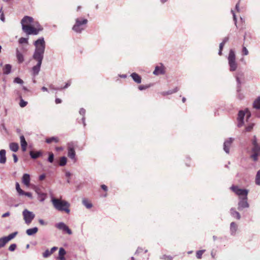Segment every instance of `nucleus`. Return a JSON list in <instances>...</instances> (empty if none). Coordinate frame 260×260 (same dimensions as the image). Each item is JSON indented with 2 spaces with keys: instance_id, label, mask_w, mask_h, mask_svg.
<instances>
[{
  "instance_id": "obj_1",
  "label": "nucleus",
  "mask_w": 260,
  "mask_h": 260,
  "mask_svg": "<svg viewBox=\"0 0 260 260\" xmlns=\"http://www.w3.org/2000/svg\"><path fill=\"white\" fill-rule=\"evenodd\" d=\"M34 44L35 46V50L32 58L37 61V63L33 67L32 72L33 76H36L39 74L44 58L45 49V42L44 38H40L34 42Z\"/></svg>"
},
{
  "instance_id": "obj_2",
  "label": "nucleus",
  "mask_w": 260,
  "mask_h": 260,
  "mask_svg": "<svg viewBox=\"0 0 260 260\" xmlns=\"http://www.w3.org/2000/svg\"><path fill=\"white\" fill-rule=\"evenodd\" d=\"M88 20L83 17H78L75 19V22L72 29L75 32L81 34L87 27Z\"/></svg>"
},
{
  "instance_id": "obj_3",
  "label": "nucleus",
  "mask_w": 260,
  "mask_h": 260,
  "mask_svg": "<svg viewBox=\"0 0 260 260\" xmlns=\"http://www.w3.org/2000/svg\"><path fill=\"white\" fill-rule=\"evenodd\" d=\"M78 147V144L76 142H71L68 143L67 146L68 156L70 158L72 161L75 164L77 160L75 150Z\"/></svg>"
},
{
  "instance_id": "obj_4",
  "label": "nucleus",
  "mask_w": 260,
  "mask_h": 260,
  "mask_svg": "<svg viewBox=\"0 0 260 260\" xmlns=\"http://www.w3.org/2000/svg\"><path fill=\"white\" fill-rule=\"evenodd\" d=\"M228 63L230 67V71H235L238 68V63L236 61V54L233 49L230 50L228 57Z\"/></svg>"
},
{
  "instance_id": "obj_5",
  "label": "nucleus",
  "mask_w": 260,
  "mask_h": 260,
  "mask_svg": "<svg viewBox=\"0 0 260 260\" xmlns=\"http://www.w3.org/2000/svg\"><path fill=\"white\" fill-rule=\"evenodd\" d=\"M23 27V32L28 36L37 35L43 30V27L39 24H36L34 25H31L29 26H24Z\"/></svg>"
},
{
  "instance_id": "obj_6",
  "label": "nucleus",
  "mask_w": 260,
  "mask_h": 260,
  "mask_svg": "<svg viewBox=\"0 0 260 260\" xmlns=\"http://www.w3.org/2000/svg\"><path fill=\"white\" fill-rule=\"evenodd\" d=\"M246 116V120L251 116V113L248 109H245L244 111L241 110L239 112L238 116L237 118L238 120V126L241 127L244 124V117Z\"/></svg>"
},
{
  "instance_id": "obj_7",
  "label": "nucleus",
  "mask_w": 260,
  "mask_h": 260,
  "mask_svg": "<svg viewBox=\"0 0 260 260\" xmlns=\"http://www.w3.org/2000/svg\"><path fill=\"white\" fill-rule=\"evenodd\" d=\"M231 189L239 196V199L247 197L248 190L246 189L240 188L238 186L235 185L231 186Z\"/></svg>"
},
{
  "instance_id": "obj_8",
  "label": "nucleus",
  "mask_w": 260,
  "mask_h": 260,
  "mask_svg": "<svg viewBox=\"0 0 260 260\" xmlns=\"http://www.w3.org/2000/svg\"><path fill=\"white\" fill-rule=\"evenodd\" d=\"M22 215L25 222L27 224H30L35 217V214L27 209H24L22 212Z\"/></svg>"
},
{
  "instance_id": "obj_9",
  "label": "nucleus",
  "mask_w": 260,
  "mask_h": 260,
  "mask_svg": "<svg viewBox=\"0 0 260 260\" xmlns=\"http://www.w3.org/2000/svg\"><path fill=\"white\" fill-rule=\"evenodd\" d=\"M18 234L17 232H14L7 237H4L0 238V248L4 247L5 245L10 240L15 237Z\"/></svg>"
},
{
  "instance_id": "obj_10",
  "label": "nucleus",
  "mask_w": 260,
  "mask_h": 260,
  "mask_svg": "<svg viewBox=\"0 0 260 260\" xmlns=\"http://www.w3.org/2000/svg\"><path fill=\"white\" fill-rule=\"evenodd\" d=\"M52 203L54 208L58 211H65V203L61 201L60 200L52 198Z\"/></svg>"
},
{
  "instance_id": "obj_11",
  "label": "nucleus",
  "mask_w": 260,
  "mask_h": 260,
  "mask_svg": "<svg viewBox=\"0 0 260 260\" xmlns=\"http://www.w3.org/2000/svg\"><path fill=\"white\" fill-rule=\"evenodd\" d=\"M26 50L27 49L24 47H22L21 49H19L18 48L16 49V56L19 63H21L24 61V58L23 52L26 51Z\"/></svg>"
},
{
  "instance_id": "obj_12",
  "label": "nucleus",
  "mask_w": 260,
  "mask_h": 260,
  "mask_svg": "<svg viewBox=\"0 0 260 260\" xmlns=\"http://www.w3.org/2000/svg\"><path fill=\"white\" fill-rule=\"evenodd\" d=\"M249 207V205L247 202V197L239 199L238 204V210L242 211L243 209L248 208Z\"/></svg>"
},
{
  "instance_id": "obj_13",
  "label": "nucleus",
  "mask_w": 260,
  "mask_h": 260,
  "mask_svg": "<svg viewBox=\"0 0 260 260\" xmlns=\"http://www.w3.org/2000/svg\"><path fill=\"white\" fill-rule=\"evenodd\" d=\"M33 21L34 19L32 17L27 16H24L21 21L22 30H23L24 26H29L31 25L33 23Z\"/></svg>"
},
{
  "instance_id": "obj_14",
  "label": "nucleus",
  "mask_w": 260,
  "mask_h": 260,
  "mask_svg": "<svg viewBox=\"0 0 260 260\" xmlns=\"http://www.w3.org/2000/svg\"><path fill=\"white\" fill-rule=\"evenodd\" d=\"M234 141V139L232 138H230L227 139L223 144V150L226 153H229L230 152V148L233 141Z\"/></svg>"
},
{
  "instance_id": "obj_15",
  "label": "nucleus",
  "mask_w": 260,
  "mask_h": 260,
  "mask_svg": "<svg viewBox=\"0 0 260 260\" xmlns=\"http://www.w3.org/2000/svg\"><path fill=\"white\" fill-rule=\"evenodd\" d=\"M243 76H244V74L242 71H238L235 75V77L236 79V81L238 84V89H237L238 91H239L240 90V85L241 84V82L240 81V78L243 77Z\"/></svg>"
},
{
  "instance_id": "obj_16",
  "label": "nucleus",
  "mask_w": 260,
  "mask_h": 260,
  "mask_svg": "<svg viewBox=\"0 0 260 260\" xmlns=\"http://www.w3.org/2000/svg\"><path fill=\"white\" fill-rule=\"evenodd\" d=\"M237 229H238L237 224L234 222H231L230 224V228L231 235H233V236L235 235L237 231Z\"/></svg>"
},
{
  "instance_id": "obj_17",
  "label": "nucleus",
  "mask_w": 260,
  "mask_h": 260,
  "mask_svg": "<svg viewBox=\"0 0 260 260\" xmlns=\"http://www.w3.org/2000/svg\"><path fill=\"white\" fill-rule=\"evenodd\" d=\"M21 147L22 151L25 152L26 150L27 143L25 141L24 137L22 135L20 137Z\"/></svg>"
},
{
  "instance_id": "obj_18",
  "label": "nucleus",
  "mask_w": 260,
  "mask_h": 260,
  "mask_svg": "<svg viewBox=\"0 0 260 260\" xmlns=\"http://www.w3.org/2000/svg\"><path fill=\"white\" fill-rule=\"evenodd\" d=\"M22 183L26 185V186H28L29 185L30 183V176L28 174H24L23 175L22 178Z\"/></svg>"
},
{
  "instance_id": "obj_19",
  "label": "nucleus",
  "mask_w": 260,
  "mask_h": 260,
  "mask_svg": "<svg viewBox=\"0 0 260 260\" xmlns=\"http://www.w3.org/2000/svg\"><path fill=\"white\" fill-rule=\"evenodd\" d=\"M56 258L58 260H65V249L63 248H60L58 255Z\"/></svg>"
},
{
  "instance_id": "obj_20",
  "label": "nucleus",
  "mask_w": 260,
  "mask_h": 260,
  "mask_svg": "<svg viewBox=\"0 0 260 260\" xmlns=\"http://www.w3.org/2000/svg\"><path fill=\"white\" fill-rule=\"evenodd\" d=\"M153 74L155 75H158L160 74H164V67L162 66H156L155 68L154 71L153 72Z\"/></svg>"
},
{
  "instance_id": "obj_21",
  "label": "nucleus",
  "mask_w": 260,
  "mask_h": 260,
  "mask_svg": "<svg viewBox=\"0 0 260 260\" xmlns=\"http://www.w3.org/2000/svg\"><path fill=\"white\" fill-rule=\"evenodd\" d=\"M11 69H12V66L11 64H5L3 68V74L5 75L9 74L11 72Z\"/></svg>"
},
{
  "instance_id": "obj_22",
  "label": "nucleus",
  "mask_w": 260,
  "mask_h": 260,
  "mask_svg": "<svg viewBox=\"0 0 260 260\" xmlns=\"http://www.w3.org/2000/svg\"><path fill=\"white\" fill-rule=\"evenodd\" d=\"M131 76L133 80L137 83H140L141 82V77L138 74L133 73L131 75Z\"/></svg>"
},
{
  "instance_id": "obj_23",
  "label": "nucleus",
  "mask_w": 260,
  "mask_h": 260,
  "mask_svg": "<svg viewBox=\"0 0 260 260\" xmlns=\"http://www.w3.org/2000/svg\"><path fill=\"white\" fill-rule=\"evenodd\" d=\"M6 151L4 149H2L0 151V163L5 164L6 161Z\"/></svg>"
},
{
  "instance_id": "obj_24",
  "label": "nucleus",
  "mask_w": 260,
  "mask_h": 260,
  "mask_svg": "<svg viewBox=\"0 0 260 260\" xmlns=\"http://www.w3.org/2000/svg\"><path fill=\"white\" fill-rule=\"evenodd\" d=\"M230 212H231V215L234 218H235L238 220L241 218V215H240V213L238 212H237V211H236L235 208H231V210H230Z\"/></svg>"
},
{
  "instance_id": "obj_25",
  "label": "nucleus",
  "mask_w": 260,
  "mask_h": 260,
  "mask_svg": "<svg viewBox=\"0 0 260 260\" xmlns=\"http://www.w3.org/2000/svg\"><path fill=\"white\" fill-rule=\"evenodd\" d=\"M38 231V229L37 227H35L31 229H28L26 231V233L28 236H32L36 234Z\"/></svg>"
},
{
  "instance_id": "obj_26",
  "label": "nucleus",
  "mask_w": 260,
  "mask_h": 260,
  "mask_svg": "<svg viewBox=\"0 0 260 260\" xmlns=\"http://www.w3.org/2000/svg\"><path fill=\"white\" fill-rule=\"evenodd\" d=\"M9 147L10 149L13 152H17L19 149L18 144L17 143H11Z\"/></svg>"
},
{
  "instance_id": "obj_27",
  "label": "nucleus",
  "mask_w": 260,
  "mask_h": 260,
  "mask_svg": "<svg viewBox=\"0 0 260 260\" xmlns=\"http://www.w3.org/2000/svg\"><path fill=\"white\" fill-rule=\"evenodd\" d=\"M178 90H179L178 88L176 87L172 90H170L167 91H163L161 93V95L165 96L167 95L171 94L172 93H176V92H177L178 91Z\"/></svg>"
},
{
  "instance_id": "obj_28",
  "label": "nucleus",
  "mask_w": 260,
  "mask_h": 260,
  "mask_svg": "<svg viewBox=\"0 0 260 260\" xmlns=\"http://www.w3.org/2000/svg\"><path fill=\"white\" fill-rule=\"evenodd\" d=\"M82 204L87 209H90L92 207V204L87 199L85 198L82 200Z\"/></svg>"
},
{
  "instance_id": "obj_29",
  "label": "nucleus",
  "mask_w": 260,
  "mask_h": 260,
  "mask_svg": "<svg viewBox=\"0 0 260 260\" xmlns=\"http://www.w3.org/2000/svg\"><path fill=\"white\" fill-rule=\"evenodd\" d=\"M29 154H30V157L32 158L36 159L38 157H40L42 153L40 151H37L36 152H34L31 151L29 152Z\"/></svg>"
},
{
  "instance_id": "obj_30",
  "label": "nucleus",
  "mask_w": 260,
  "mask_h": 260,
  "mask_svg": "<svg viewBox=\"0 0 260 260\" xmlns=\"http://www.w3.org/2000/svg\"><path fill=\"white\" fill-rule=\"evenodd\" d=\"M85 113H86V110L83 109V108H81L80 109V111H79V113L81 115H82L83 117L82 118V123L84 125V126H85L86 124H85Z\"/></svg>"
},
{
  "instance_id": "obj_31",
  "label": "nucleus",
  "mask_w": 260,
  "mask_h": 260,
  "mask_svg": "<svg viewBox=\"0 0 260 260\" xmlns=\"http://www.w3.org/2000/svg\"><path fill=\"white\" fill-rule=\"evenodd\" d=\"M52 142H54L55 143H57L58 142V139L56 137H52L51 138H49L46 139V142L47 143H51Z\"/></svg>"
},
{
  "instance_id": "obj_32",
  "label": "nucleus",
  "mask_w": 260,
  "mask_h": 260,
  "mask_svg": "<svg viewBox=\"0 0 260 260\" xmlns=\"http://www.w3.org/2000/svg\"><path fill=\"white\" fill-rule=\"evenodd\" d=\"M253 107L257 109H260V96L254 101Z\"/></svg>"
},
{
  "instance_id": "obj_33",
  "label": "nucleus",
  "mask_w": 260,
  "mask_h": 260,
  "mask_svg": "<svg viewBox=\"0 0 260 260\" xmlns=\"http://www.w3.org/2000/svg\"><path fill=\"white\" fill-rule=\"evenodd\" d=\"M255 182L256 185L260 186V170L256 173Z\"/></svg>"
},
{
  "instance_id": "obj_34",
  "label": "nucleus",
  "mask_w": 260,
  "mask_h": 260,
  "mask_svg": "<svg viewBox=\"0 0 260 260\" xmlns=\"http://www.w3.org/2000/svg\"><path fill=\"white\" fill-rule=\"evenodd\" d=\"M55 226L57 229L65 231V224L63 222L58 223Z\"/></svg>"
},
{
  "instance_id": "obj_35",
  "label": "nucleus",
  "mask_w": 260,
  "mask_h": 260,
  "mask_svg": "<svg viewBox=\"0 0 260 260\" xmlns=\"http://www.w3.org/2000/svg\"><path fill=\"white\" fill-rule=\"evenodd\" d=\"M16 189L19 196L24 193V191L20 188L19 184L18 182L16 183Z\"/></svg>"
},
{
  "instance_id": "obj_36",
  "label": "nucleus",
  "mask_w": 260,
  "mask_h": 260,
  "mask_svg": "<svg viewBox=\"0 0 260 260\" xmlns=\"http://www.w3.org/2000/svg\"><path fill=\"white\" fill-rule=\"evenodd\" d=\"M18 42L20 44H28V38H23V37L20 38L18 40Z\"/></svg>"
},
{
  "instance_id": "obj_37",
  "label": "nucleus",
  "mask_w": 260,
  "mask_h": 260,
  "mask_svg": "<svg viewBox=\"0 0 260 260\" xmlns=\"http://www.w3.org/2000/svg\"><path fill=\"white\" fill-rule=\"evenodd\" d=\"M252 151L253 152L256 153L260 155V146L257 145L255 147H253L252 148Z\"/></svg>"
},
{
  "instance_id": "obj_38",
  "label": "nucleus",
  "mask_w": 260,
  "mask_h": 260,
  "mask_svg": "<svg viewBox=\"0 0 260 260\" xmlns=\"http://www.w3.org/2000/svg\"><path fill=\"white\" fill-rule=\"evenodd\" d=\"M205 250H201L197 251L196 256L198 259H201Z\"/></svg>"
},
{
  "instance_id": "obj_39",
  "label": "nucleus",
  "mask_w": 260,
  "mask_h": 260,
  "mask_svg": "<svg viewBox=\"0 0 260 260\" xmlns=\"http://www.w3.org/2000/svg\"><path fill=\"white\" fill-rule=\"evenodd\" d=\"M160 258L163 260H172L173 257L171 255H163L160 256Z\"/></svg>"
},
{
  "instance_id": "obj_40",
  "label": "nucleus",
  "mask_w": 260,
  "mask_h": 260,
  "mask_svg": "<svg viewBox=\"0 0 260 260\" xmlns=\"http://www.w3.org/2000/svg\"><path fill=\"white\" fill-rule=\"evenodd\" d=\"M51 254L50 251L49 249H47L43 253V256L44 258H47L50 256Z\"/></svg>"
},
{
  "instance_id": "obj_41",
  "label": "nucleus",
  "mask_w": 260,
  "mask_h": 260,
  "mask_svg": "<svg viewBox=\"0 0 260 260\" xmlns=\"http://www.w3.org/2000/svg\"><path fill=\"white\" fill-rule=\"evenodd\" d=\"M14 82L17 84H23V81L19 77H16L14 80Z\"/></svg>"
},
{
  "instance_id": "obj_42",
  "label": "nucleus",
  "mask_w": 260,
  "mask_h": 260,
  "mask_svg": "<svg viewBox=\"0 0 260 260\" xmlns=\"http://www.w3.org/2000/svg\"><path fill=\"white\" fill-rule=\"evenodd\" d=\"M254 126V123H251L249 125L246 127L245 131L246 132H250L253 129Z\"/></svg>"
},
{
  "instance_id": "obj_43",
  "label": "nucleus",
  "mask_w": 260,
  "mask_h": 260,
  "mask_svg": "<svg viewBox=\"0 0 260 260\" xmlns=\"http://www.w3.org/2000/svg\"><path fill=\"white\" fill-rule=\"evenodd\" d=\"M27 104V102L24 101L22 98H21L20 103H19V105L21 107L23 108V107H25L26 106Z\"/></svg>"
},
{
  "instance_id": "obj_44",
  "label": "nucleus",
  "mask_w": 260,
  "mask_h": 260,
  "mask_svg": "<svg viewBox=\"0 0 260 260\" xmlns=\"http://www.w3.org/2000/svg\"><path fill=\"white\" fill-rule=\"evenodd\" d=\"M59 165L61 166H65V156H62L60 158V160L59 162Z\"/></svg>"
},
{
  "instance_id": "obj_45",
  "label": "nucleus",
  "mask_w": 260,
  "mask_h": 260,
  "mask_svg": "<svg viewBox=\"0 0 260 260\" xmlns=\"http://www.w3.org/2000/svg\"><path fill=\"white\" fill-rule=\"evenodd\" d=\"M54 159V155L52 152L49 153V155L48 157V161L50 162H52Z\"/></svg>"
},
{
  "instance_id": "obj_46",
  "label": "nucleus",
  "mask_w": 260,
  "mask_h": 260,
  "mask_svg": "<svg viewBox=\"0 0 260 260\" xmlns=\"http://www.w3.org/2000/svg\"><path fill=\"white\" fill-rule=\"evenodd\" d=\"M16 248V245L15 244H12L10 245L9 247V250L11 251H14Z\"/></svg>"
},
{
  "instance_id": "obj_47",
  "label": "nucleus",
  "mask_w": 260,
  "mask_h": 260,
  "mask_svg": "<svg viewBox=\"0 0 260 260\" xmlns=\"http://www.w3.org/2000/svg\"><path fill=\"white\" fill-rule=\"evenodd\" d=\"M242 53L244 55H247L249 53L248 50L245 47H243Z\"/></svg>"
},
{
  "instance_id": "obj_48",
  "label": "nucleus",
  "mask_w": 260,
  "mask_h": 260,
  "mask_svg": "<svg viewBox=\"0 0 260 260\" xmlns=\"http://www.w3.org/2000/svg\"><path fill=\"white\" fill-rule=\"evenodd\" d=\"M259 155L256 153L253 152V154L251 155V157L252 158L254 161H256L257 160V156Z\"/></svg>"
},
{
  "instance_id": "obj_49",
  "label": "nucleus",
  "mask_w": 260,
  "mask_h": 260,
  "mask_svg": "<svg viewBox=\"0 0 260 260\" xmlns=\"http://www.w3.org/2000/svg\"><path fill=\"white\" fill-rule=\"evenodd\" d=\"M23 195H24L25 196H27L28 198H31V199L32 198L31 193H30L29 192H25V191H24V193L21 194V196H23Z\"/></svg>"
},
{
  "instance_id": "obj_50",
  "label": "nucleus",
  "mask_w": 260,
  "mask_h": 260,
  "mask_svg": "<svg viewBox=\"0 0 260 260\" xmlns=\"http://www.w3.org/2000/svg\"><path fill=\"white\" fill-rule=\"evenodd\" d=\"M231 12L232 13L233 15V19L235 22V24L236 25V26H237V19L236 16V14L234 13L233 10H232Z\"/></svg>"
},
{
  "instance_id": "obj_51",
  "label": "nucleus",
  "mask_w": 260,
  "mask_h": 260,
  "mask_svg": "<svg viewBox=\"0 0 260 260\" xmlns=\"http://www.w3.org/2000/svg\"><path fill=\"white\" fill-rule=\"evenodd\" d=\"M149 87V86H147V85H140L139 86L138 88L140 90H143L148 88Z\"/></svg>"
},
{
  "instance_id": "obj_52",
  "label": "nucleus",
  "mask_w": 260,
  "mask_h": 260,
  "mask_svg": "<svg viewBox=\"0 0 260 260\" xmlns=\"http://www.w3.org/2000/svg\"><path fill=\"white\" fill-rule=\"evenodd\" d=\"M252 143L253 145V147H255V146L258 145V144L257 143L256 138L255 136L254 137V139H253V140L252 141Z\"/></svg>"
},
{
  "instance_id": "obj_53",
  "label": "nucleus",
  "mask_w": 260,
  "mask_h": 260,
  "mask_svg": "<svg viewBox=\"0 0 260 260\" xmlns=\"http://www.w3.org/2000/svg\"><path fill=\"white\" fill-rule=\"evenodd\" d=\"M143 250V248L142 247H139L137 250L135 252V254H139V253L141 252Z\"/></svg>"
},
{
  "instance_id": "obj_54",
  "label": "nucleus",
  "mask_w": 260,
  "mask_h": 260,
  "mask_svg": "<svg viewBox=\"0 0 260 260\" xmlns=\"http://www.w3.org/2000/svg\"><path fill=\"white\" fill-rule=\"evenodd\" d=\"M12 156L13 157L14 162H17L18 161V158L17 155L15 154H13Z\"/></svg>"
},
{
  "instance_id": "obj_55",
  "label": "nucleus",
  "mask_w": 260,
  "mask_h": 260,
  "mask_svg": "<svg viewBox=\"0 0 260 260\" xmlns=\"http://www.w3.org/2000/svg\"><path fill=\"white\" fill-rule=\"evenodd\" d=\"M58 249V248L57 247H53L50 250V252L51 254H52L55 251H56L57 249Z\"/></svg>"
},
{
  "instance_id": "obj_56",
  "label": "nucleus",
  "mask_w": 260,
  "mask_h": 260,
  "mask_svg": "<svg viewBox=\"0 0 260 260\" xmlns=\"http://www.w3.org/2000/svg\"><path fill=\"white\" fill-rule=\"evenodd\" d=\"M66 233H68L69 235H71L72 234L71 230L67 226H66Z\"/></svg>"
},
{
  "instance_id": "obj_57",
  "label": "nucleus",
  "mask_w": 260,
  "mask_h": 260,
  "mask_svg": "<svg viewBox=\"0 0 260 260\" xmlns=\"http://www.w3.org/2000/svg\"><path fill=\"white\" fill-rule=\"evenodd\" d=\"M101 188L106 191L108 190L107 186L104 184L101 185Z\"/></svg>"
},
{
  "instance_id": "obj_58",
  "label": "nucleus",
  "mask_w": 260,
  "mask_h": 260,
  "mask_svg": "<svg viewBox=\"0 0 260 260\" xmlns=\"http://www.w3.org/2000/svg\"><path fill=\"white\" fill-rule=\"evenodd\" d=\"M10 215V212H7L2 215V217H6Z\"/></svg>"
},
{
  "instance_id": "obj_59",
  "label": "nucleus",
  "mask_w": 260,
  "mask_h": 260,
  "mask_svg": "<svg viewBox=\"0 0 260 260\" xmlns=\"http://www.w3.org/2000/svg\"><path fill=\"white\" fill-rule=\"evenodd\" d=\"M229 40V38L228 37H225L223 39L222 43H223V44H225Z\"/></svg>"
},
{
  "instance_id": "obj_60",
  "label": "nucleus",
  "mask_w": 260,
  "mask_h": 260,
  "mask_svg": "<svg viewBox=\"0 0 260 260\" xmlns=\"http://www.w3.org/2000/svg\"><path fill=\"white\" fill-rule=\"evenodd\" d=\"M236 10H237L238 12H239V11H240V8H239V2H238V3L236 5Z\"/></svg>"
},
{
  "instance_id": "obj_61",
  "label": "nucleus",
  "mask_w": 260,
  "mask_h": 260,
  "mask_svg": "<svg viewBox=\"0 0 260 260\" xmlns=\"http://www.w3.org/2000/svg\"><path fill=\"white\" fill-rule=\"evenodd\" d=\"M1 20L3 22L5 21V17L3 13L1 15Z\"/></svg>"
},
{
  "instance_id": "obj_62",
  "label": "nucleus",
  "mask_w": 260,
  "mask_h": 260,
  "mask_svg": "<svg viewBox=\"0 0 260 260\" xmlns=\"http://www.w3.org/2000/svg\"><path fill=\"white\" fill-rule=\"evenodd\" d=\"M61 102V100L60 99L57 98L55 100V103L56 104H59Z\"/></svg>"
},
{
  "instance_id": "obj_63",
  "label": "nucleus",
  "mask_w": 260,
  "mask_h": 260,
  "mask_svg": "<svg viewBox=\"0 0 260 260\" xmlns=\"http://www.w3.org/2000/svg\"><path fill=\"white\" fill-rule=\"evenodd\" d=\"M224 44H223V43H221L220 44H219V49L220 50H222L223 49V48L224 47Z\"/></svg>"
},
{
  "instance_id": "obj_64",
  "label": "nucleus",
  "mask_w": 260,
  "mask_h": 260,
  "mask_svg": "<svg viewBox=\"0 0 260 260\" xmlns=\"http://www.w3.org/2000/svg\"><path fill=\"white\" fill-rule=\"evenodd\" d=\"M39 223L42 225H45L46 223L44 222V221L43 219H39Z\"/></svg>"
}]
</instances>
